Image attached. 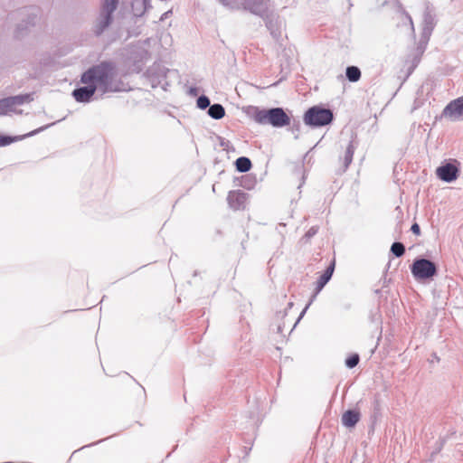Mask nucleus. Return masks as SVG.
I'll list each match as a JSON object with an SVG mask.
<instances>
[{
	"instance_id": "nucleus-1",
	"label": "nucleus",
	"mask_w": 463,
	"mask_h": 463,
	"mask_svg": "<svg viewBox=\"0 0 463 463\" xmlns=\"http://www.w3.org/2000/svg\"><path fill=\"white\" fill-rule=\"evenodd\" d=\"M82 83H92L96 90L106 92L119 91L120 82L117 80L115 66L110 62H101L86 71L80 78Z\"/></svg>"
},
{
	"instance_id": "nucleus-2",
	"label": "nucleus",
	"mask_w": 463,
	"mask_h": 463,
	"mask_svg": "<svg viewBox=\"0 0 463 463\" xmlns=\"http://www.w3.org/2000/svg\"><path fill=\"white\" fill-rule=\"evenodd\" d=\"M118 5V0H102L99 13L92 22L91 31L95 36L102 35L109 28Z\"/></svg>"
},
{
	"instance_id": "nucleus-3",
	"label": "nucleus",
	"mask_w": 463,
	"mask_h": 463,
	"mask_svg": "<svg viewBox=\"0 0 463 463\" xmlns=\"http://www.w3.org/2000/svg\"><path fill=\"white\" fill-rule=\"evenodd\" d=\"M252 118L261 125H270L274 128H283L290 124V118L282 108L269 109H255Z\"/></svg>"
},
{
	"instance_id": "nucleus-4",
	"label": "nucleus",
	"mask_w": 463,
	"mask_h": 463,
	"mask_svg": "<svg viewBox=\"0 0 463 463\" xmlns=\"http://www.w3.org/2000/svg\"><path fill=\"white\" fill-rule=\"evenodd\" d=\"M14 15L18 21L14 29V36L23 38L36 25L37 14L31 9L23 8L18 10Z\"/></svg>"
},
{
	"instance_id": "nucleus-5",
	"label": "nucleus",
	"mask_w": 463,
	"mask_h": 463,
	"mask_svg": "<svg viewBox=\"0 0 463 463\" xmlns=\"http://www.w3.org/2000/svg\"><path fill=\"white\" fill-rule=\"evenodd\" d=\"M333 120V113L328 109L312 107L305 113L304 122L312 127H322Z\"/></svg>"
},
{
	"instance_id": "nucleus-6",
	"label": "nucleus",
	"mask_w": 463,
	"mask_h": 463,
	"mask_svg": "<svg viewBox=\"0 0 463 463\" xmlns=\"http://www.w3.org/2000/svg\"><path fill=\"white\" fill-rule=\"evenodd\" d=\"M411 271L415 279L426 280L437 274V266L430 260L419 258L414 260L411 266Z\"/></svg>"
},
{
	"instance_id": "nucleus-7",
	"label": "nucleus",
	"mask_w": 463,
	"mask_h": 463,
	"mask_svg": "<svg viewBox=\"0 0 463 463\" xmlns=\"http://www.w3.org/2000/svg\"><path fill=\"white\" fill-rule=\"evenodd\" d=\"M240 5L243 10L262 19L273 11L270 0H242Z\"/></svg>"
},
{
	"instance_id": "nucleus-8",
	"label": "nucleus",
	"mask_w": 463,
	"mask_h": 463,
	"mask_svg": "<svg viewBox=\"0 0 463 463\" xmlns=\"http://www.w3.org/2000/svg\"><path fill=\"white\" fill-rule=\"evenodd\" d=\"M32 100L33 99L30 94L16 95L2 99H0V115H6L9 112L20 114L22 111H17L15 108Z\"/></svg>"
},
{
	"instance_id": "nucleus-9",
	"label": "nucleus",
	"mask_w": 463,
	"mask_h": 463,
	"mask_svg": "<svg viewBox=\"0 0 463 463\" xmlns=\"http://www.w3.org/2000/svg\"><path fill=\"white\" fill-rule=\"evenodd\" d=\"M442 114L452 121L463 120V96L451 100L445 107Z\"/></svg>"
},
{
	"instance_id": "nucleus-10",
	"label": "nucleus",
	"mask_w": 463,
	"mask_h": 463,
	"mask_svg": "<svg viewBox=\"0 0 463 463\" xmlns=\"http://www.w3.org/2000/svg\"><path fill=\"white\" fill-rule=\"evenodd\" d=\"M267 29L276 41H279L282 34V20L273 11L267 17L263 18Z\"/></svg>"
},
{
	"instance_id": "nucleus-11",
	"label": "nucleus",
	"mask_w": 463,
	"mask_h": 463,
	"mask_svg": "<svg viewBox=\"0 0 463 463\" xmlns=\"http://www.w3.org/2000/svg\"><path fill=\"white\" fill-rule=\"evenodd\" d=\"M435 24L434 15L430 11H426L423 15L420 45H426L428 43ZM424 48L425 46L422 47V51Z\"/></svg>"
},
{
	"instance_id": "nucleus-12",
	"label": "nucleus",
	"mask_w": 463,
	"mask_h": 463,
	"mask_svg": "<svg viewBox=\"0 0 463 463\" xmlns=\"http://www.w3.org/2000/svg\"><path fill=\"white\" fill-rule=\"evenodd\" d=\"M436 175L440 180L451 183L458 178V168L451 163H447L437 168Z\"/></svg>"
},
{
	"instance_id": "nucleus-13",
	"label": "nucleus",
	"mask_w": 463,
	"mask_h": 463,
	"mask_svg": "<svg viewBox=\"0 0 463 463\" xmlns=\"http://www.w3.org/2000/svg\"><path fill=\"white\" fill-rule=\"evenodd\" d=\"M85 86L73 90L72 96L78 102H89L94 95L96 87L92 83H84Z\"/></svg>"
},
{
	"instance_id": "nucleus-14",
	"label": "nucleus",
	"mask_w": 463,
	"mask_h": 463,
	"mask_svg": "<svg viewBox=\"0 0 463 463\" xmlns=\"http://www.w3.org/2000/svg\"><path fill=\"white\" fill-rule=\"evenodd\" d=\"M227 201L230 207L233 210L243 209L247 201V194L240 190L231 191Z\"/></svg>"
},
{
	"instance_id": "nucleus-15",
	"label": "nucleus",
	"mask_w": 463,
	"mask_h": 463,
	"mask_svg": "<svg viewBox=\"0 0 463 463\" xmlns=\"http://www.w3.org/2000/svg\"><path fill=\"white\" fill-rule=\"evenodd\" d=\"M360 420V412L355 410H348L342 416V423L347 428H353Z\"/></svg>"
},
{
	"instance_id": "nucleus-16",
	"label": "nucleus",
	"mask_w": 463,
	"mask_h": 463,
	"mask_svg": "<svg viewBox=\"0 0 463 463\" xmlns=\"http://www.w3.org/2000/svg\"><path fill=\"white\" fill-rule=\"evenodd\" d=\"M208 115L214 119H221L225 115V109L222 105L215 103L209 107Z\"/></svg>"
},
{
	"instance_id": "nucleus-17",
	"label": "nucleus",
	"mask_w": 463,
	"mask_h": 463,
	"mask_svg": "<svg viewBox=\"0 0 463 463\" xmlns=\"http://www.w3.org/2000/svg\"><path fill=\"white\" fill-rule=\"evenodd\" d=\"M354 150H355V146L354 145V142L351 141L346 149H345V156H344V170H346L347 167L349 166V165L352 163L353 161V156H354Z\"/></svg>"
},
{
	"instance_id": "nucleus-18",
	"label": "nucleus",
	"mask_w": 463,
	"mask_h": 463,
	"mask_svg": "<svg viewBox=\"0 0 463 463\" xmlns=\"http://www.w3.org/2000/svg\"><path fill=\"white\" fill-rule=\"evenodd\" d=\"M346 78L351 82H356L361 78V71L356 66H348L345 71Z\"/></svg>"
},
{
	"instance_id": "nucleus-19",
	"label": "nucleus",
	"mask_w": 463,
	"mask_h": 463,
	"mask_svg": "<svg viewBox=\"0 0 463 463\" xmlns=\"http://www.w3.org/2000/svg\"><path fill=\"white\" fill-rule=\"evenodd\" d=\"M236 169L241 173L248 172L251 168V162L248 157L241 156L236 162Z\"/></svg>"
},
{
	"instance_id": "nucleus-20",
	"label": "nucleus",
	"mask_w": 463,
	"mask_h": 463,
	"mask_svg": "<svg viewBox=\"0 0 463 463\" xmlns=\"http://www.w3.org/2000/svg\"><path fill=\"white\" fill-rule=\"evenodd\" d=\"M335 269V262L333 261L324 271V273L318 278L317 281L321 284L326 285L327 282L331 279L333 272Z\"/></svg>"
},
{
	"instance_id": "nucleus-21",
	"label": "nucleus",
	"mask_w": 463,
	"mask_h": 463,
	"mask_svg": "<svg viewBox=\"0 0 463 463\" xmlns=\"http://www.w3.org/2000/svg\"><path fill=\"white\" fill-rule=\"evenodd\" d=\"M392 253L396 257H402L405 252V247L402 242H393L391 247Z\"/></svg>"
},
{
	"instance_id": "nucleus-22",
	"label": "nucleus",
	"mask_w": 463,
	"mask_h": 463,
	"mask_svg": "<svg viewBox=\"0 0 463 463\" xmlns=\"http://www.w3.org/2000/svg\"><path fill=\"white\" fill-rule=\"evenodd\" d=\"M197 107L201 109H205L206 108H209L210 105V99L208 97L202 95L197 99Z\"/></svg>"
},
{
	"instance_id": "nucleus-23",
	"label": "nucleus",
	"mask_w": 463,
	"mask_h": 463,
	"mask_svg": "<svg viewBox=\"0 0 463 463\" xmlns=\"http://www.w3.org/2000/svg\"><path fill=\"white\" fill-rule=\"evenodd\" d=\"M359 361V355L357 354H354L345 360V365L348 368H354L358 364Z\"/></svg>"
},
{
	"instance_id": "nucleus-24",
	"label": "nucleus",
	"mask_w": 463,
	"mask_h": 463,
	"mask_svg": "<svg viewBox=\"0 0 463 463\" xmlns=\"http://www.w3.org/2000/svg\"><path fill=\"white\" fill-rule=\"evenodd\" d=\"M223 5L228 6L232 9H240L241 5L236 0H218Z\"/></svg>"
},
{
	"instance_id": "nucleus-25",
	"label": "nucleus",
	"mask_w": 463,
	"mask_h": 463,
	"mask_svg": "<svg viewBox=\"0 0 463 463\" xmlns=\"http://www.w3.org/2000/svg\"><path fill=\"white\" fill-rule=\"evenodd\" d=\"M16 138L11 137L8 136H1L0 135V146H5L7 145H10L12 142H14Z\"/></svg>"
},
{
	"instance_id": "nucleus-26",
	"label": "nucleus",
	"mask_w": 463,
	"mask_h": 463,
	"mask_svg": "<svg viewBox=\"0 0 463 463\" xmlns=\"http://www.w3.org/2000/svg\"><path fill=\"white\" fill-rule=\"evenodd\" d=\"M318 232L317 226H312L305 234V238L307 240L315 236Z\"/></svg>"
},
{
	"instance_id": "nucleus-27",
	"label": "nucleus",
	"mask_w": 463,
	"mask_h": 463,
	"mask_svg": "<svg viewBox=\"0 0 463 463\" xmlns=\"http://www.w3.org/2000/svg\"><path fill=\"white\" fill-rule=\"evenodd\" d=\"M52 124L43 126V127H42V128H38V129H35V130H33V131H32V132H30V133H28V134L24 135V137H32V136H34V135L38 134L39 132H41V131H43V130L46 129L47 128H49V127H50V126H52Z\"/></svg>"
},
{
	"instance_id": "nucleus-28",
	"label": "nucleus",
	"mask_w": 463,
	"mask_h": 463,
	"mask_svg": "<svg viewBox=\"0 0 463 463\" xmlns=\"http://www.w3.org/2000/svg\"><path fill=\"white\" fill-rule=\"evenodd\" d=\"M411 231L416 234V235H420V226L418 223H413L411 225Z\"/></svg>"
},
{
	"instance_id": "nucleus-29",
	"label": "nucleus",
	"mask_w": 463,
	"mask_h": 463,
	"mask_svg": "<svg viewBox=\"0 0 463 463\" xmlns=\"http://www.w3.org/2000/svg\"><path fill=\"white\" fill-rule=\"evenodd\" d=\"M325 286L326 285L321 284L319 281L317 282L316 293L313 296V298H316V295L319 293Z\"/></svg>"
},
{
	"instance_id": "nucleus-30",
	"label": "nucleus",
	"mask_w": 463,
	"mask_h": 463,
	"mask_svg": "<svg viewBox=\"0 0 463 463\" xmlns=\"http://www.w3.org/2000/svg\"><path fill=\"white\" fill-rule=\"evenodd\" d=\"M310 306V303H308L306 307L303 309V311L301 312V314L299 315L298 318V321L297 323L303 317L304 314L306 313L307 309L308 308V307Z\"/></svg>"
},
{
	"instance_id": "nucleus-31",
	"label": "nucleus",
	"mask_w": 463,
	"mask_h": 463,
	"mask_svg": "<svg viewBox=\"0 0 463 463\" xmlns=\"http://www.w3.org/2000/svg\"><path fill=\"white\" fill-rule=\"evenodd\" d=\"M145 3H146L145 0H135L134 3H133V6L136 5H145Z\"/></svg>"
},
{
	"instance_id": "nucleus-32",
	"label": "nucleus",
	"mask_w": 463,
	"mask_h": 463,
	"mask_svg": "<svg viewBox=\"0 0 463 463\" xmlns=\"http://www.w3.org/2000/svg\"><path fill=\"white\" fill-rule=\"evenodd\" d=\"M299 127H300V124H299V122H298L297 124L293 125L292 128L293 129L295 128V130L298 131L299 130Z\"/></svg>"
},
{
	"instance_id": "nucleus-33",
	"label": "nucleus",
	"mask_w": 463,
	"mask_h": 463,
	"mask_svg": "<svg viewBox=\"0 0 463 463\" xmlns=\"http://www.w3.org/2000/svg\"><path fill=\"white\" fill-rule=\"evenodd\" d=\"M407 18H408V20H409V22H410V24H411V29H412V30H414L413 23H412V19H411V17L410 15H407Z\"/></svg>"
}]
</instances>
